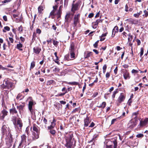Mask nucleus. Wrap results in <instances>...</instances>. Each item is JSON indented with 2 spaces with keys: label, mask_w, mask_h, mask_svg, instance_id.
Masks as SVG:
<instances>
[{
  "label": "nucleus",
  "mask_w": 148,
  "mask_h": 148,
  "mask_svg": "<svg viewBox=\"0 0 148 148\" xmlns=\"http://www.w3.org/2000/svg\"><path fill=\"white\" fill-rule=\"evenodd\" d=\"M10 29V28L9 27L6 26L4 27V29L3 30V32H5L6 31H9Z\"/></svg>",
  "instance_id": "34"
},
{
  "label": "nucleus",
  "mask_w": 148,
  "mask_h": 148,
  "mask_svg": "<svg viewBox=\"0 0 148 148\" xmlns=\"http://www.w3.org/2000/svg\"><path fill=\"white\" fill-rule=\"evenodd\" d=\"M79 108H75L72 112L73 113L76 112H77L79 111Z\"/></svg>",
  "instance_id": "52"
},
{
  "label": "nucleus",
  "mask_w": 148,
  "mask_h": 148,
  "mask_svg": "<svg viewBox=\"0 0 148 148\" xmlns=\"http://www.w3.org/2000/svg\"><path fill=\"white\" fill-rule=\"evenodd\" d=\"M144 135L143 134H139L136 135V137L138 138H141Z\"/></svg>",
  "instance_id": "51"
},
{
  "label": "nucleus",
  "mask_w": 148,
  "mask_h": 148,
  "mask_svg": "<svg viewBox=\"0 0 148 148\" xmlns=\"http://www.w3.org/2000/svg\"><path fill=\"white\" fill-rule=\"evenodd\" d=\"M12 121L15 127H17L18 129H21L23 126V123L21 120L20 118H17L15 116H13Z\"/></svg>",
  "instance_id": "2"
},
{
  "label": "nucleus",
  "mask_w": 148,
  "mask_h": 148,
  "mask_svg": "<svg viewBox=\"0 0 148 148\" xmlns=\"http://www.w3.org/2000/svg\"><path fill=\"white\" fill-rule=\"evenodd\" d=\"M13 37H9V39L11 43H13L14 42V40Z\"/></svg>",
  "instance_id": "56"
},
{
  "label": "nucleus",
  "mask_w": 148,
  "mask_h": 148,
  "mask_svg": "<svg viewBox=\"0 0 148 148\" xmlns=\"http://www.w3.org/2000/svg\"><path fill=\"white\" fill-rule=\"evenodd\" d=\"M0 69H1L2 70H6L7 71H10L12 70H11L9 69L6 68L5 67H2V65H0Z\"/></svg>",
  "instance_id": "38"
},
{
  "label": "nucleus",
  "mask_w": 148,
  "mask_h": 148,
  "mask_svg": "<svg viewBox=\"0 0 148 148\" xmlns=\"http://www.w3.org/2000/svg\"><path fill=\"white\" fill-rule=\"evenodd\" d=\"M106 103L105 102H103L99 106H98L99 108H104L106 106Z\"/></svg>",
  "instance_id": "32"
},
{
  "label": "nucleus",
  "mask_w": 148,
  "mask_h": 148,
  "mask_svg": "<svg viewBox=\"0 0 148 148\" xmlns=\"http://www.w3.org/2000/svg\"><path fill=\"white\" fill-rule=\"evenodd\" d=\"M37 37L36 34L35 32H34L32 35V42H33L36 39V38Z\"/></svg>",
  "instance_id": "24"
},
{
  "label": "nucleus",
  "mask_w": 148,
  "mask_h": 148,
  "mask_svg": "<svg viewBox=\"0 0 148 148\" xmlns=\"http://www.w3.org/2000/svg\"><path fill=\"white\" fill-rule=\"evenodd\" d=\"M103 20L102 19H98L95 22L93 23L94 25L92 26L93 28L95 29L97 28L98 24L99 23H102Z\"/></svg>",
  "instance_id": "10"
},
{
  "label": "nucleus",
  "mask_w": 148,
  "mask_h": 148,
  "mask_svg": "<svg viewBox=\"0 0 148 148\" xmlns=\"http://www.w3.org/2000/svg\"><path fill=\"white\" fill-rule=\"evenodd\" d=\"M136 41L137 42L138 45H140L141 42L140 40L138 39H136Z\"/></svg>",
  "instance_id": "48"
},
{
  "label": "nucleus",
  "mask_w": 148,
  "mask_h": 148,
  "mask_svg": "<svg viewBox=\"0 0 148 148\" xmlns=\"http://www.w3.org/2000/svg\"><path fill=\"white\" fill-rule=\"evenodd\" d=\"M73 137L72 134H68L67 136H65V138L66 141V146L71 148L74 147L75 145V142L74 139H72Z\"/></svg>",
  "instance_id": "1"
},
{
  "label": "nucleus",
  "mask_w": 148,
  "mask_h": 148,
  "mask_svg": "<svg viewBox=\"0 0 148 148\" xmlns=\"http://www.w3.org/2000/svg\"><path fill=\"white\" fill-rule=\"evenodd\" d=\"M62 13V10H58L57 13L56 14V15H57V19L61 17V14Z\"/></svg>",
  "instance_id": "20"
},
{
  "label": "nucleus",
  "mask_w": 148,
  "mask_h": 148,
  "mask_svg": "<svg viewBox=\"0 0 148 148\" xmlns=\"http://www.w3.org/2000/svg\"><path fill=\"white\" fill-rule=\"evenodd\" d=\"M33 130L36 132H39V130L38 128V126L35 124H34L33 126Z\"/></svg>",
  "instance_id": "21"
},
{
  "label": "nucleus",
  "mask_w": 148,
  "mask_h": 148,
  "mask_svg": "<svg viewBox=\"0 0 148 148\" xmlns=\"http://www.w3.org/2000/svg\"><path fill=\"white\" fill-rule=\"evenodd\" d=\"M125 98V97L123 95V93H121V94L120 95L118 99V101L120 103H121L124 101Z\"/></svg>",
  "instance_id": "12"
},
{
  "label": "nucleus",
  "mask_w": 148,
  "mask_h": 148,
  "mask_svg": "<svg viewBox=\"0 0 148 148\" xmlns=\"http://www.w3.org/2000/svg\"><path fill=\"white\" fill-rule=\"evenodd\" d=\"M94 14L93 13H90L89 14L88 16V17L90 18H91L93 17Z\"/></svg>",
  "instance_id": "55"
},
{
  "label": "nucleus",
  "mask_w": 148,
  "mask_h": 148,
  "mask_svg": "<svg viewBox=\"0 0 148 148\" xmlns=\"http://www.w3.org/2000/svg\"><path fill=\"white\" fill-rule=\"evenodd\" d=\"M80 14L79 13L75 14L74 16L73 24L74 27L76 26L77 24L79 23Z\"/></svg>",
  "instance_id": "6"
},
{
  "label": "nucleus",
  "mask_w": 148,
  "mask_h": 148,
  "mask_svg": "<svg viewBox=\"0 0 148 148\" xmlns=\"http://www.w3.org/2000/svg\"><path fill=\"white\" fill-rule=\"evenodd\" d=\"M118 92L117 90L113 92V95H112V97L114 98L115 97V95L116 93H117Z\"/></svg>",
  "instance_id": "58"
},
{
  "label": "nucleus",
  "mask_w": 148,
  "mask_h": 148,
  "mask_svg": "<svg viewBox=\"0 0 148 148\" xmlns=\"http://www.w3.org/2000/svg\"><path fill=\"white\" fill-rule=\"evenodd\" d=\"M99 42V40H98L93 44V46L95 48H97V47Z\"/></svg>",
  "instance_id": "43"
},
{
  "label": "nucleus",
  "mask_w": 148,
  "mask_h": 148,
  "mask_svg": "<svg viewBox=\"0 0 148 148\" xmlns=\"http://www.w3.org/2000/svg\"><path fill=\"white\" fill-rule=\"evenodd\" d=\"M43 26L45 28H48V26L49 25V24L48 23H43Z\"/></svg>",
  "instance_id": "46"
},
{
  "label": "nucleus",
  "mask_w": 148,
  "mask_h": 148,
  "mask_svg": "<svg viewBox=\"0 0 148 148\" xmlns=\"http://www.w3.org/2000/svg\"><path fill=\"white\" fill-rule=\"evenodd\" d=\"M112 31H114L115 32H119L118 27L117 26H115L113 29Z\"/></svg>",
  "instance_id": "39"
},
{
  "label": "nucleus",
  "mask_w": 148,
  "mask_h": 148,
  "mask_svg": "<svg viewBox=\"0 0 148 148\" xmlns=\"http://www.w3.org/2000/svg\"><path fill=\"white\" fill-rule=\"evenodd\" d=\"M133 16L134 17H135L136 18H138L139 17V16L138 13H136V14H134Z\"/></svg>",
  "instance_id": "61"
},
{
  "label": "nucleus",
  "mask_w": 148,
  "mask_h": 148,
  "mask_svg": "<svg viewBox=\"0 0 148 148\" xmlns=\"http://www.w3.org/2000/svg\"><path fill=\"white\" fill-rule=\"evenodd\" d=\"M24 106L22 105H20L17 106V108L19 111V112L21 114H22L23 112L24 111Z\"/></svg>",
  "instance_id": "11"
},
{
  "label": "nucleus",
  "mask_w": 148,
  "mask_h": 148,
  "mask_svg": "<svg viewBox=\"0 0 148 148\" xmlns=\"http://www.w3.org/2000/svg\"><path fill=\"white\" fill-rule=\"evenodd\" d=\"M123 77L125 79H126L130 78L129 73L127 72H126L124 73Z\"/></svg>",
  "instance_id": "22"
},
{
  "label": "nucleus",
  "mask_w": 148,
  "mask_h": 148,
  "mask_svg": "<svg viewBox=\"0 0 148 148\" xmlns=\"http://www.w3.org/2000/svg\"><path fill=\"white\" fill-rule=\"evenodd\" d=\"M126 21H127L128 23L130 24L133 25V24H135L134 23L135 20L132 18L127 19Z\"/></svg>",
  "instance_id": "17"
},
{
  "label": "nucleus",
  "mask_w": 148,
  "mask_h": 148,
  "mask_svg": "<svg viewBox=\"0 0 148 148\" xmlns=\"http://www.w3.org/2000/svg\"><path fill=\"white\" fill-rule=\"evenodd\" d=\"M137 112H135L132 114V116L134 117V118L133 119H137L136 117H137Z\"/></svg>",
  "instance_id": "44"
},
{
  "label": "nucleus",
  "mask_w": 148,
  "mask_h": 148,
  "mask_svg": "<svg viewBox=\"0 0 148 148\" xmlns=\"http://www.w3.org/2000/svg\"><path fill=\"white\" fill-rule=\"evenodd\" d=\"M6 84L5 81L3 82V84L1 85V88L3 89H7L6 86Z\"/></svg>",
  "instance_id": "31"
},
{
  "label": "nucleus",
  "mask_w": 148,
  "mask_h": 148,
  "mask_svg": "<svg viewBox=\"0 0 148 148\" xmlns=\"http://www.w3.org/2000/svg\"><path fill=\"white\" fill-rule=\"evenodd\" d=\"M143 12L144 14L143 15V18H146L148 16V11L145 10H144Z\"/></svg>",
  "instance_id": "27"
},
{
  "label": "nucleus",
  "mask_w": 148,
  "mask_h": 148,
  "mask_svg": "<svg viewBox=\"0 0 148 148\" xmlns=\"http://www.w3.org/2000/svg\"><path fill=\"white\" fill-rule=\"evenodd\" d=\"M68 0H64V7H66L67 6V5H68Z\"/></svg>",
  "instance_id": "57"
},
{
  "label": "nucleus",
  "mask_w": 148,
  "mask_h": 148,
  "mask_svg": "<svg viewBox=\"0 0 148 148\" xmlns=\"http://www.w3.org/2000/svg\"><path fill=\"white\" fill-rule=\"evenodd\" d=\"M66 93H67V90L65 92L63 93H61L60 94L56 95V96H61L64 95Z\"/></svg>",
  "instance_id": "49"
},
{
  "label": "nucleus",
  "mask_w": 148,
  "mask_h": 148,
  "mask_svg": "<svg viewBox=\"0 0 148 148\" xmlns=\"http://www.w3.org/2000/svg\"><path fill=\"white\" fill-rule=\"evenodd\" d=\"M5 82L6 84V86L7 89H9L10 88H13V85L12 82H10L8 81H5Z\"/></svg>",
  "instance_id": "14"
},
{
  "label": "nucleus",
  "mask_w": 148,
  "mask_h": 148,
  "mask_svg": "<svg viewBox=\"0 0 148 148\" xmlns=\"http://www.w3.org/2000/svg\"><path fill=\"white\" fill-rule=\"evenodd\" d=\"M56 14V13L51 12L50 13L49 18H51L52 19L54 18L55 17Z\"/></svg>",
  "instance_id": "23"
},
{
  "label": "nucleus",
  "mask_w": 148,
  "mask_h": 148,
  "mask_svg": "<svg viewBox=\"0 0 148 148\" xmlns=\"http://www.w3.org/2000/svg\"><path fill=\"white\" fill-rule=\"evenodd\" d=\"M59 42L55 40H53V43L54 46L56 47H57L58 45Z\"/></svg>",
  "instance_id": "29"
},
{
  "label": "nucleus",
  "mask_w": 148,
  "mask_h": 148,
  "mask_svg": "<svg viewBox=\"0 0 148 148\" xmlns=\"http://www.w3.org/2000/svg\"><path fill=\"white\" fill-rule=\"evenodd\" d=\"M79 3H76L75 4L73 3L71 9V11L74 14L75 11L79 9Z\"/></svg>",
  "instance_id": "8"
},
{
  "label": "nucleus",
  "mask_w": 148,
  "mask_h": 148,
  "mask_svg": "<svg viewBox=\"0 0 148 148\" xmlns=\"http://www.w3.org/2000/svg\"><path fill=\"white\" fill-rule=\"evenodd\" d=\"M131 27L130 26H129V25H127L126 27V29H127L128 31H129V30H130L131 29Z\"/></svg>",
  "instance_id": "62"
},
{
  "label": "nucleus",
  "mask_w": 148,
  "mask_h": 148,
  "mask_svg": "<svg viewBox=\"0 0 148 148\" xmlns=\"http://www.w3.org/2000/svg\"><path fill=\"white\" fill-rule=\"evenodd\" d=\"M50 133L52 135H53L56 133V131L54 130H51L50 131Z\"/></svg>",
  "instance_id": "53"
},
{
  "label": "nucleus",
  "mask_w": 148,
  "mask_h": 148,
  "mask_svg": "<svg viewBox=\"0 0 148 148\" xmlns=\"http://www.w3.org/2000/svg\"><path fill=\"white\" fill-rule=\"evenodd\" d=\"M113 143L114 144V148H116L117 147V142L116 140L114 141Z\"/></svg>",
  "instance_id": "54"
},
{
  "label": "nucleus",
  "mask_w": 148,
  "mask_h": 148,
  "mask_svg": "<svg viewBox=\"0 0 148 148\" xmlns=\"http://www.w3.org/2000/svg\"><path fill=\"white\" fill-rule=\"evenodd\" d=\"M20 39L21 41V43H23L25 40V38H24L22 36H20Z\"/></svg>",
  "instance_id": "41"
},
{
  "label": "nucleus",
  "mask_w": 148,
  "mask_h": 148,
  "mask_svg": "<svg viewBox=\"0 0 148 148\" xmlns=\"http://www.w3.org/2000/svg\"><path fill=\"white\" fill-rule=\"evenodd\" d=\"M69 52L71 58H75V44L74 42H72L71 43L70 47L69 49Z\"/></svg>",
  "instance_id": "3"
},
{
  "label": "nucleus",
  "mask_w": 148,
  "mask_h": 148,
  "mask_svg": "<svg viewBox=\"0 0 148 148\" xmlns=\"http://www.w3.org/2000/svg\"><path fill=\"white\" fill-rule=\"evenodd\" d=\"M52 29L54 30L55 31H56L57 29V27L56 26L54 25H53L52 26Z\"/></svg>",
  "instance_id": "63"
},
{
  "label": "nucleus",
  "mask_w": 148,
  "mask_h": 148,
  "mask_svg": "<svg viewBox=\"0 0 148 148\" xmlns=\"http://www.w3.org/2000/svg\"><path fill=\"white\" fill-rule=\"evenodd\" d=\"M92 54V52L87 51L85 52L84 53V57L85 58H89L90 56Z\"/></svg>",
  "instance_id": "15"
},
{
  "label": "nucleus",
  "mask_w": 148,
  "mask_h": 148,
  "mask_svg": "<svg viewBox=\"0 0 148 148\" xmlns=\"http://www.w3.org/2000/svg\"><path fill=\"white\" fill-rule=\"evenodd\" d=\"M3 18L4 20L5 21H8V19L7 18V17L6 16L4 15L3 16Z\"/></svg>",
  "instance_id": "64"
},
{
  "label": "nucleus",
  "mask_w": 148,
  "mask_h": 148,
  "mask_svg": "<svg viewBox=\"0 0 148 148\" xmlns=\"http://www.w3.org/2000/svg\"><path fill=\"white\" fill-rule=\"evenodd\" d=\"M21 141L22 142H26V136L25 134H23L22 136H21Z\"/></svg>",
  "instance_id": "25"
},
{
  "label": "nucleus",
  "mask_w": 148,
  "mask_h": 148,
  "mask_svg": "<svg viewBox=\"0 0 148 148\" xmlns=\"http://www.w3.org/2000/svg\"><path fill=\"white\" fill-rule=\"evenodd\" d=\"M12 0H5L1 1V3H8L11 1Z\"/></svg>",
  "instance_id": "47"
},
{
  "label": "nucleus",
  "mask_w": 148,
  "mask_h": 148,
  "mask_svg": "<svg viewBox=\"0 0 148 148\" xmlns=\"http://www.w3.org/2000/svg\"><path fill=\"white\" fill-rule=\"evenodd\" d=\"M39 132H33L32 133V138L33 140H35L38 138Z\"/></svg>",
  "instance_id": "13"
},
{
  "label": "nucleus",
  "mask_w": 148,
  "mask_h": 148,
  "mask_svg": "<svg viewBox=\"0 0 148 148\" xmlns=\"http://www.w3.org/2000/svg\"><path fill=\"white\" fill-rule=\"evenodd\" d=\"M7 47L5 43H4L3 45V50H5L6 49V47Z\"/></svg>",
  "instance_id": "60"
},
{
  "label": "nucleus",
  "mask_w": 148,
  "mask_h": 148,
  "mask_svg": "<svg viewBox=\"0 0 148 148\" xmlns=\"http://www.w3.org/2000/svg\"><path fill=\"white\" fill-rule=\"evenodd\" d=\"M30 111L31 115H34L35 114V110L33 109V108L29 109Z\"/></svg>",
  "instance_id": "35"
},
{
  "label": "nucleus",
  "mask_w": 148,
  "mask_h": 148,
  "mask_svg": "<svg viewBox=\"0 0 148 148\" xmlns=\"http://www.w3.org/2000/svg\"><path fill=\"white\" fill-rule=\"evenodd\" d=\"M128 35L129 36V37L128 38V40L130 42L133 38V36L132 35H131L130 33Z\"/></svg>",
  "instance_id": "37"
},
{
  "label": "nucleus",
  "mask_w": 148,
  "mask_h": 148,
  "mask_svg": "<svg viewBox=\"0 0 148 148\" xmlns=\"http://www.w3.org/2000/svg\"><path fill=\"white\" fill-rule=\"evenodd\" d=\"M54 54L55 57L56 58V60L55 61V62L56 63H57L58 64H59L60 63L59 62V61H58V57L57 56V52H55L54 53Z\"/></svg>",
  "instance_id": "33"
},
{
  "label": "nucleus",
  "mask_w": 148,
  "mask_h": 148,
  "mask_svg": "<svg viewBox=\"0 0 148 148\" xmlns=\"http://www.w3.org/2000/svg\"><path fill=\"white\" fill-rule=\"evenodd\" d=\"M8 112L6 110L4 109L2 110L0 114V120L3 121L5 116L8 115Z\"/></svg>",
  "instance_id": "7"
},
{
  "label": "nucleus",
  "mask_w": 148,
  "mask_h": 148,
  "mask_svg": "<svg viewBox=\"0 0 148 148\" xmlns=\"http://www.w3.org/2000/svg\"><path fill=\"white\" fill-rule=\"evenodd\" d=\"M69 84L73 85H79V84L78 82H70L69 83Z\"/></svg>",
  "instance_id": "40"
},
{
  "label": "nucleus",
  "mask_w": 148,
  "mask_h": 148,
  "mask_svg": "<svg viewBox=\"0 0 148 148\" xmlns=\"http://www.w3.org/2000/svg\"><path fill=\"white\" fill-rule=\"evenodd\" d=\"M84 122L85 126H88V124L90 123V121L88 117H86L84 120Z\"/></svg>",
  "instance_id": "19"
},
{
  "label": "nucleus",
  "mask_w": 148,
  "mask_h": 148,
  "mask_svg": "<svg viewBox=\"0 0 148 148\" xmlns=\"http://www.w3.org/2000/svg\"><path fill=\"white\" fill-rule=\"evenodd\" d=\"M144 52V49L142 47L140 48V57H142L143 56Z\"/></svg>",
  "instance_id": "42"
},
{
  "label": "nucleus",
  "mask_w": 148,
  "mask_h": 148,
  "mask_svg": "<svg viewBox=\"0 0 148 148\" xmlns=\"http://www.w3.org/2000/svg\"><path fill=\"white\" fill-rule=\"evenodd\" d=\"M129 8L128 6V5L126 4L125 6V11L126 12H128V9Z\"/></svg>",
  "instance_id": "59"
},
{
  "label": "nucleus",
  "mask_w": 148,
  "mask_h": 148,
  "mask_svg": "<svg viewBox=\"0 0 148 148\" xmlns=\"http://www.w3.org/2000/svg\"><path fill=\"white\" fill-rule=\"evenodd\" d=\"M74 13H69L66 14L65 17V22L69 23L71 22V21L72 20Z\"/></svg>",
  "instance_id": "4"
},
{
  "label": "nucleus",
  "mask_w": 148,
  "mask_h": 148,
  "mask_svg": "<svg viewBox=\"0 0 148 148\" xmlns=\"http://www.w3.org/2000/svg\"><path fill=\"white\" fill-rule=\"evenodd\" d=\"M10 114L13 115L14 114H17V111L15 108H13L10 110Z\"/></svg>",
  "instance_id": "18"
},
{
  "label": "nucleus",
  "mask_w": 148,
  "mask_h": 148,
  "mask_svg": "<svg viewBox=\"0 0 148 148\" xmlns=\"http://www.w3.org/2000/svg\"><path fill=\"white\" fill-rule=\"evenodd\" d=\"M40 46H36L33 48V52L36 55H38L41 51Z\"/></svg>",
  "instance_id": "9"
},
{
  "label": "nucleus",
  "mask_w": 148,
  "mask_h": 148,
  "mask_svg": "<svg viewBox=\"0 0 148 148\" xmlns=\"http://www.w3.org/2000/svg\"><path fill=\"white\" fill-rule=\"evenodd\" d=\"M23 47V45L22 43L19 42V43L17 44L16 48L20 51H22L23 49H22V48Z\"/></svg>",
  "instance_id": "16"
},
{
  "label": "nucleus",
  "mask_w": 148,
  "mask_h": 148,
  "mask_svg": "<svg viewBox=\"0 0 148 148\" xmlns=\"http://www.w3.org/2000/svg\"><path fill=\"white\" fill-rule=\"evenodd\" d=\"M38 12L39 14L42 13V11L43 10V7L41 6H39L38 8Z\"/></svg>",
  "instance_id": "28"
},
{
  "label": "nucleus",
  "mask_w": 148,
  "mask_h": 148,
  "mask_svg": "<svg viewBox=\"0 0 148 148\" xmlns=\"http://www.w3.org/2000/svg\"><path fill=\"white\" fill-rule=\"evenodd\" d=\"M138 122L137 119H132L129 121L128 126L129 127L132 128L136 125Z\"/></svg>",
  "instance_id": "5"
},
{
  "label": "nucleus",
  "mask_w": 148,
  "mask_h": 148,
  "mask_svg": "<svg viewBox=\"0 0 148 148\" xmlns=\"http://www.w3.org/2000/svg\"><path fill=\"white\" fill-rule=\"evenodd\" d=\"M58 3H56L55 6H53V8L54 10H56L58 8Z\"/></svg>",
  "instance_id": "50"
},
{
  "label": "nucleus",
  "mask_w": 148,
  "mask_h": 148,
  "mask_svg": "<svg viewBox=\"0 0 148 148\" xmlns=\"http://www.w3.org/2000/svg\"><path fill=\"white\" fill-rule=\"evenodd\" d=\"M33 105V102L32 101H29V102L28 104V109L32 108V106Z\"/></svg>",
  "instance_id": "30"
},
{
  "label": "nucleus",
  "mask_w": 148,
  "mask_h": 148,
  "mask_svg": "<svg viewBox=\"0 0 148 148\" xmlns=\"http://www.w3.org/2000/svg\"><path fill=\"white\" fill-rule=\"evenodd\" d=\"M18 30L19 31V33H21L23 32V27L22 25L18 27Z\"/></svg>",
  "instance_id": "36"
},
{
  "label": "nucleus",
  "mask_w": 148,
  "mask_h": 148,
  "mask_svg": "<svg viewBox=\"0 0 148 148\" xmlns=\"http://www.w3.org/2000/svg\"><path fill=\"white\" fill-rule=\"evenodd\" d=\"M147 123V121L146 120L143 121H140V126H143L146 125Z\"/></svg>",
  "instance_id": "26"
},
{
  "label": "nucleus",
  "mask_w": 148,
  "mask_h": 148,
  "mask_svg": "<svg viewBox=\"0 0 148 148\" xmlns=\"http://www.w3.org/2000/svg\"><path fill=\"white\" fill-rule=\"evenodd\" d=\"M41 33V30L39 28H37L36 29V34H40Z\"/></svg>",
  "instance_id": "45"
}]
</instances>
